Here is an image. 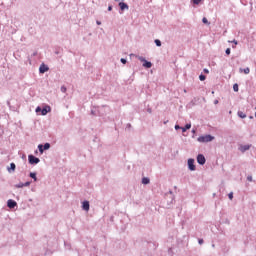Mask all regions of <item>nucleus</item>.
Returning a JSON list of instances; mask_svg holds the SVG:
<instances>
[{
	"label": "nucleus",
	"mask_w": 256,
	"mask_h": 256,
	"mask_svg": "<svg viewBox=\"0 0 256 256\" xmlns=\"http://www.w3.org/2000/svg\"><path fill=\"white\" fill-rule=\"evenodd\" d=\"M213 139H215L214 136H212L211 134H206L204 136L198 137L197 141L199 143H211V141H213Z\"/></svg>",
	"instance_id": "1"
},
{
	"label": "nucleus",
	"mask_w": 256,
	"mask_h": 256,
	"mask_svg": "<svg viewBox=\"0 0 256 256\" xmlns=\"http://www.w3.org/2000/svg\"><path fill=\"white\" fill-rule=\"evenodd\" d=\"M137 59H139L141 61L142 67H145V69H151V67H153V63L147 61V59H145V57L143 56H136Z\"/></svg>",
	"instance_id": "2"
},
{
	"label": "nucleus",
	"mask_w": 256,
	"mask_h": 256,
	"mask_svg": "<svg viewBox=\"0 0 256 256\" xmlns=\"http://www.w3.org/2000/svg\"><path fill=\"white\" fill-rule=\"evenodd\" d=\"M40 161L41 160L38 157H35L32 154L28 156V162L30 163V165H37L38 163H40Z\"/></svg>",
	"instance_id": "3"
},
{
	"label": "nucleus",
	"mask_w": 256,
	"mask_h": 256,
	"mask_svg": "<svg viewBox=\"0 0 256 256\" xmlns=\"http://www.w3.org/2000/svg\"><path fill=\"white\" fill-rule=\"evenodd\" d=\"M38 149H39L41 155H43L44 151L51 149V144L50 143H45L44 145L40 144V145H38Z\"/></svg>",
	"instance_id": "4"
},
{
	"label": "nucleus",
	"mask_w": 256,
	"mask_h": 256,
	"mask_svg": "<svg viewBox=\"0 0 256 256\" xmlns=\"http://www.w3.org/2000/svg\"><path fill=\"white\" fill-rule=\"evenodd\" d=\"M188 169H189L190 171H195V169H196V166H195V159H193V158H189V159H188Z\"/></svg>",
	"instance_id": "5"
},
{
	"label": "nucleus",
	"mask_w": 256,
	"mask_h": 256,
	"mask_svg": "<svg viewBox=\"0 0 256 256\" xmlns=\"http://www.w3.org/2000/svg\"><path fill=\"white\" fill-rule=\"evenodd\" d=\"M206 162H207V159H205V156L203 154H198L197 163L199 165H205Z\"/></svg>",
	"instance_id": "6"
},
{
	"label": "nucleus",
	"mask_w": 256,
	"mask_h": 256,
	"mask_svg": "<svg viewBox=\"0 0 256 256\" xmlns=\"http://www.w3.org/2000/svg\"><path fill=\"white\" fill-rule=\"evenodd\" d=\"M7 207H8L9 209H15V208L17 207V203L15 202V200L9 199V200L7 201Z\"/></svg>",
	"instance_id": "7"
},
{
	"label": "nucleus",
	"mask_w": 256,
	"mask_h": 256,
	"mask_svg": "<svg viewBox=\"0 0 256 256\" xmlns=\"http://www.w3.org/2000/svg\"><path fill=\"white\" fill-rule=\"evenodd\" d=\"M49 71V66L45 65V63H42L39 67V73H47Z\"/></svg>",
	"instance_id": "8"
},
{
	"label": "nucleus",
	"mask_w": 256,
	"mask_h": 256,
	"mask_svg": "<svg viewBox=\"0 0 256 256\" xmlns=\"http://www.w3.org/2000/svg\"><path fill=\"white\" fill-rule=\"evenodd\" d=\"M82 209H83V211H89V209H90L89 201L85 200L82 202Z\"/></svg>",
	"instance_id": "9"
},
{
	"label": "nucleus",
	"mask_w": 256,
	"mask_h": 256,
	"mask_svg": "<svg viewBox=\"0 0 256 256\" xmlns=\"http://www.w3.org/2000/svg\"><path fill=\"white\" fill-rule=\"evenodd\" d=\"M47 113H51V106H44L42 108V115H47Z\"/></svg>",
	"instance_id": "10"
},
{
	"label": "nucleus",
	"mask_w": 256,
	"mask_h": 256,
	"mask_svg": "<svg viewBox=\"0 0 256 256\" xmlns=\"http://www.w3.org/2000/svg\"><path fill=\"white\" fill-rule=\"evenodd\" d=\"M251 149V145H242L240 146L241 153H245V151H249Z\"/></svg>",
	"instance_id": "11"
},
{
	"label": "nucleus",
	"mask_w": 256,
	"mask_h": 256,
	"mask_svg": "<svg viewBox=\"0 0 256 256\" xmlns=\"http://www.w3.org/2000/svg\"><path fill=\"white\" fill-rule=\"evenodd\" d=\"M119 7H120L121 11H125V9H129V5H127V3H125V2H120Z\"/></svg>",
	"instance_id": "12"
},
{
	"label": "nucleus",
	"mask_w": 256,
	"mask_h": 256,
	"mask_svg": "<svg viewBox=\"0 0 256 256\" xmlns=\"http://www.w3.org/2000/svg\"><path fill=\"white\" fill-rule=\"evenodd\" d=\"M15 169H17V166L15 165V163H11L10 167L8 168L9 173H12L13 171H15Z\"/></svg>",
	"instance_id": "13"
},
{
	"label": "nucleus",
	"mask_w": 256,
	"mask_h": 256,
	"mask_svg": "<svg viewBox=\"0 0 256 256\" xmlns=\"http://www.w3.org/2000/svg\"><path fill=\"white\" fill-rule=\"evenodd\" d=\"M151 183V180L148 177L142 178V184L143 185H149Z\"/></svg>",
	"instance_id": "14"
},
{
	"label": "nucleus",
	"mask_w": 256,
	"mask_h": 256,
	"mask_svg": "<svg viewBox=\"0 0 256 256\" xmlns=\"http://www.w3.org/2000/svg\"><path fill=\"white\" fill-rule=\"evenodd\" d=\"M240 72L245 73V75H249V73H251V70L249 69V67H247L245 69L240 68Z\"/></svg>",
	"instance_id": "15"
},
{
	"label": "nucleus",
	"mask_w": 256,
	"mask_h": 256,
	"mask_svg": "<svg viewBox=\"0 0 256 256\" xmlns=\"http://www.w3.org/2000/svg\"><path fill=\"white\" fill-rule=\"evenodd\" d=\"M182 133H185V131H189L191 129V123L186 124L185 127H182Z\"/></svg>",
	"instance_id": "16"
},
{
	"label": "nucleus",
	"mask_w": 256,
	"mask_h": 256,
	"mask_svg": "<svg viewBox=\"0 0 256 256\" xmlns=\"http://www.w3.org/2000/svg\"><path fill=\"white\" fill-rule=\"evenodd\" d=\"M29 177L33 179L34 181H37V173L36 172H30Z\"/></svg>",
	"instance_id": "17"
},
{
	"label": "nucleus",
	"mask_w": 256,
	"mask_h": 256,
	"mask_svg": "<svg viewBox=\"0 0 256 256\" xmlns=\"http://www.w3.org/2000/svg\"><path fill=\"white\" fill-rule=\"evenodd\" d=\"M238 117H240V119H245L247 114L243 113V111H238Z\"/></svg>",
	"instance_id": "18"
},
{
	"label": "nucleus",
	"mask_w": 256,
	"mask_h": 256,
	"mask_svg": "<svg viewBox=\"0 0 256 256\" xmlns=\"http://www.w3.org/2000/svg\"><path fill=\"white\" fill-rule=\"evenodd\" d=\"M23 187H25L23 182H20L19 184L15 185L16 189H23Z\"/></svg>",
	"instance_id": "19"
},
{
	"label": "nucleus",
	"mask_w": 256,
	"mask_h": 256,
	"mask_svg": "<svg viewBox=\"0 0 256 256\" xmlns=\"http://www.w3.org/2000/svg\"><path fill=\"white\" fill-rule=\"evenodd\" d=\"M154 43H155L156 47H161V40L156 39V40L154 41Z\"/></svg>",
	"instance_id": "20"
},
{
	"label": "nucleus",
	"mask_w": 256,
	"mask_h": 256,
	"mask_svg": "<svg viewBox=\"0 0 256 256\" xmlns=\"http://www.w3.org/2000/svg\"><path fill=\"white\" fill-rule=\"evenodd\" d=\"M199 79H200V81H205L207 79V76L200 74Z\"/></svg>",
	"instance_id": "21"
},
{
	"label": "nucleus",
	"mask_w": 256,
	"mask_h": 256,
	"mask_svg": "<svg viewBox=\"0 0 256 256\" xmlns=\"http://www.w3.org/2000/svg\"><path fill=\"white\" fill-rule=\"evenodd\" d=\"M233 91H235V93H237V91H239V85L238 84L233 85Z\"/></svg>",
	"instance_id": "22"
},
{
	"label": "nucleus",
	"mask_w": 256,
	"mask_h": 256,
	"mask_svg": "<svg viewBox=\"0 0 256 256\" xmlns=\"http://www.w3.org/2000/svg\"><path fill=\"white\" fill-rule=\"evenodd\" d=\"M202 23H204L205 25H209V20H207V18H203L202 19Z\"/></svg>",
	"instance_id": "23"
},
{
	"label": "nucleus",
	"mask_w": 256,
	"mask_h": 256,
	"mask_svg": "<svg viewBox=\"0 0 256 256\" xmlns=\"http://www.w3.org/2000/svg\"><path fill=\"white\" fill-rule=\"evenodd\" d=\"M120 62H121L123 65H127V59H125V58H121V59H120Z\"/></svg>",
	"instance_id": "24"
},
{
	"label": "nucleus",
	"mask_w": 256,
	"mask_h": 256,
	"mask_svg": "<svg viewBox=\"0 0 256 256\" xmlns=\"http://www.w3.org/2000/svg\"><path fill=\"white\" fill-rule=\"evenodd\" d=\"M42 110H43V108H41V106H38L36 108V113H42Z\"/></svg>",
	"instance_id": "25"
},
{
	"label": "nucleus",
	"mask_w": 256,
	"mask_h": 256,
	"mask_svg": "<svg viewBox=\"0 0 256 256\" xmlns=\"http://www.w3.org/2000/svg\"><path fill=\"white\" fill-rule=\"evenodd\" d=\"M192 3L194 5H199V3H201V0H192Z\"/></svg>",
	"instance_id": "26"
},
{
	"label": "nucleus",
	"mask_w": 256,
	"mask_h": 256,
	"mask_svg": "<svg viewBox=\"0 0 256 256\" xmlns=\"http://www.w3.org/2000/svg\"><path fill=\"white\" fill-rule=\"evenodd\" d=\"M225 53H226V55H231V48H227Z\"/></svg>",
	"instance_id": "27"
},
{
	"label": "nucleus",
	"mask_w": 256,
	"mask_h": 256,
	"mask_svg": "<svg viewBox=\"0 0 256 256\" xmlns=\"http://www.w3.org/2000/svg\"><path fill=\"white\" fill-rule=\"evenodd\" d=\"M228 199H230V201H232V199H233V192H230V193L228 194Z\"/></svg>",
	"instance_id": "28"
},
{
	"label": "nucleus",
	"mask_w": 256,
	"mask_h": 256,
	"mask_svg": "<svg viewBox=\"0 0 256 256\" xmlns=\"http://www.w3.org/2000/svg\"><path fill=\"white\" fill-rule=\"evenodd\" d=\"M61 91H62V93H66L67 92V88L65 86H62L61 87Z\"/></svg>",
	"instance_id": "29"
},
{
	"label": "nucleus",
	"mask_w": 256,
	"mask_h": 256,
	"mask_svg": "<svg viewBox=\"0 0 256 256\" xmlns=\"http://www.w3.org/2000/svg\"><path fill=\"white\" fill-rule=\"evenodd\" d=\"M29 185H31L30 181L24 183V187H29Z\"/></svg>",
	"instance_id": "30"
},
{
	"label": "nucleus",
	"mask_w": 256,
	"mask_h": 256,
	"mask_svg": "<svg viewBox=\"0 0 256 256\" xmlns=\"http://www.w3.org/2000/svg\"><path fill=\"white\" fill-rule=\"evenodd\" d=\"M247 181H250V182L253 181V176H248Z\"/></svg>",
	"instance_id": "31"
},
{
	"label": "nucleus",
	"mask_w": 256,
	"mask_h": 256,
	"mask_svg": "<svg viewBox=\"0 0 256 256\" xmlns=\"http://www.w3.org/2000/svg\"><path fill=\"white\" fill-rule=\"evenodd\" d=\"M198 243H199V245H203V243H204L203 239H199Z\"/></svg>",
	"instance_id": "32"
},
{
	"label": "nucleus",
	"mask_w": 256,
	"mask_h": 256,
	"mask_svg": "<svg viewBox=\"0 0 256 256\" xmlns=\"http://www.w3.org/2000/svg\"><path fill=\"white\" fill-rule=\"evenodd\" d=\"M175 129H176V131H177V130H179V129H182V127L179 126V125H175Z\"/></svg>",
	"instance_id": "33"
},
{
	"label": "nucleus",
	"mask_w": 256,
	"mask_h": 256,
	"mask_svg": "<svg viewBox=\"0 0 256 256\" xmlns=\"http://www.w3.org/2000/svg\"><path fill=\"white\" fill-rule=\"evenodd\" d=\"M108 11H113V6H108Z\"/></svg>",
	"instance_id": "34"
},
{
	"label": "nucleus",
	"mask_w": 256,
	"mask_h": 256,
	"mask_svg": "<svg viewBox=\"0 0 256 256\" xmlns=\"http://www.w3.org/2000/svg\"><path fill=\"white\" fill-rule=\"evenodd\" d=\"M232 43H234V45H238L237 40H233Z\"/></svg>",
	"instance_id": "35"
},
{
	"label": "nucleus",
	"mask_w": 256,
	"mask_h": 256,
	"mask_svg": "<svg viewBox=\"0 0 256 256\" xmlns=\"http://www.w3.org/2000/svg\"><path fill=\"white\" fill-rule=\"evenodd\" d=\"M204 73H207V74H208V73H209V69L205 68V69H204Z\"/></svg>",
	"instance_id": "36"
},
{
	"label": "nucleus",
	"mask_w": 256,
	"mask_h": 256,
	"mask_svg": "<svg viewBox=\"0 0 256 256\" xmlns=\"http://www.w3.org/2000/svg\"><path fill=\"white\" fill-rule=\"evenodd\" d=\"M97 25H101V21L97 20L96 21Z\"/></svg>",
	"instance_id": "37"
},
{
	"label": "nucleus",
	"mask_w": 256,
	"mask_h": 256,
	"mask_svg": "<svg viewBox=\"0 0 256 256\" xmlns=\"http://www.w3.org/2000/svg\"><path fill=\"white\" fill-rule=\"evenodd\" d=\"M91 113H92V115H95V111L92 110Z\"/></svg>",
	"instance_id": "38"
},
{
	"label": "nucleus",
	"mask_w": 256,
	"mask_h": 256,
	"mask_svg": "<svg viewBox=\"0 0 256 256\" xmlns=\"http://www.w3.org/2000/svg\"><path fill=\"white\" fill-rule=\"evenodd\" d=\"M35 55H37V52H34V53H33V56H34V57H35Z\"/></svg>",
	"instance_id": "39"
},
{
	"label": "nucleus",
	"mask_w": 256,
	"mask_h": 256,
	"mask_svg": "<svg viewBox=\"0 0 256 256\" xmlns=\"http://www.w3.org/2000/svg\"><path fill=\"white\" fill-rule=\"evenodd\" d=\"M170 195H173V191H169Z\"/></svg>",
	"instance_id": "40"
},
{
	"label": "nucleus",
	"mask_w": 256,
	"mask_h": 256,
	"mask_svg": "<svg viewBox=\"0 0 256 256\" xmlns=\"http://www.w3.org/2000/svg\"><path fill=\"white\" fill-rule=\"evenodd\" d=\"M217 103H219V101L216 100V101H215V104H217Z\"/></svg>",
	"instance_id": "41"
},
{
	"label": "nucleus",
	"mask_w": 256,
	"mask_h": 256,
	"mask_svg": "<svg viewBox=\"0 0 256 256\" xmlns=\"http://www.w3.org/2000/svg\"><path fill=\"white\" fill-rule=\"evenodd\" d=\"M250 119H253V116H250Z\"/></svg>",
	"instance_id": "42"
},
{
	"label": "nucleus",
	"mask_w": 256,
	"mask_h": 256,
	"mask_svg": "<svg viewBox=\"0 0 256 256\" xmlns=\"http://www.w3.org/2000/svg\"><path fill=\"white\" fill-rule=\"evenodd\" d=\"M192 133H195V130H192Z\"/></svg>",
	"instance_id": "43"
},
{
	"label": "nucleus",
	"mask_w": 256,
	"mask_h": 256,
	"mask_svg": "<svg viewBox=\"0 0 256 256\" xmlns=\"http://www.w3.org/2000/svg\"><path fill=\"white\" fill-rule=\"evenodd\" d=\"M233 49H235V46H232Z\"/></svg>",
	"instance_id": "44"
},
{
	"label": "nucleus",
	"mask_w": 256,
	"mask_h": 256,
	"mask_svg": "<svg viewBox=\"0 0 256 256\" xmlns=\"http://www.w3.org/2000/svg\"><path fill=\"white\" fill-rule=\"evenodd\" d=\"M115 1H120V0H115Z\"/></svg>",
	"instance_id": "45"
},
{
	"label": "nucleus",
	"mask_w": 256,
	"mask_h": 256,
	"mask_svg": "<svg viewBox=\"0 0 256 256\" xmlns=\"http://www.w3.org/2000/svg\"><path fill=\"white\" fill-rule=\"evenodd\" d=\"M255 117H256V113H255Z\"/></svg>",
	"instance_id": "46"
}]
</instances>
